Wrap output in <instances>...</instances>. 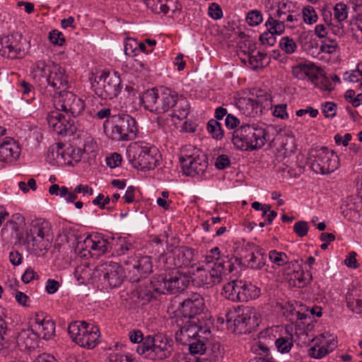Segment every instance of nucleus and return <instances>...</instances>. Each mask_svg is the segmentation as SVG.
Here are the masks:
<instances>
[{
  "label": "nucleus",
  "mask_w": 362,
  "mask_h": 362,
  "mask_svg": "<svg viewBox=\"0 0 362 362\" xmlns=\"http://www.w3.org/2000/svg\"><path fill=\"white\" fill-rule=\"evenodd\" d=\"M303 21L307 24H313L317 21V15L311 6H307L302 11Z\"/></svg>",
  "instance_id": "obj_50"
},
{
  "label": "nucleus",
  "mask_w": 362,
  "mask_h": 362,
  "mask_svg": "<svg viewBox=\"0 0 362 362\" xmlns=\"http://www.w3.org/2000/svg\"><path fill=\"white\" fill-rule=\"evenodd\" d=\"M93 250L98 252L97 255H103L110 252V238L105 239L100 235H94Z\"/></svg>",
  "instance_id": "obj_32"
},
{
  "label": "nucleus",
  "mask_w": 362,
  "mask_h": 362,
  "mask_svg": "<svg viewBox=\"0 0 362 362\" xmlns=\"http://www.w3.org/2000/svg\"><path fill=\"white\" fill-rule=\"evenodd\" d=\"M275 33L267 29V31L263 33L259 36V40L263 45L273 46L276 42Z\"/></svg>",
  "instance_id": "obj_61"
},
{
  "label": "nucleus",
  "mask_w": 362,
  "mask_h": 362,
  "mask_svg": "<svg viewBox=\"0 0 362 362\" xmlns=\"http://www.w3.org/2000/svg\"><path fill=\"white\" fill-rule=\"evenodd\" d=\"M51 236L30 238L27 243L30 252L37 257L45 255L51 247Z\"/></svg>",
  "instance_id": "obj_24"
},
{
  "label": "nucleus",
  "mask_w": 362,
  "mask_h": 362,
  "mask_svg": "<svg viewBox=\"0 0 362 362\" xmlns=\"http://www.w3.org/2000/svg\"><path fill=\"white\" fill-rule=\"evenodd\" d=\"M90 81L95 94L105 100L117 97L122 88V80L117 72L103 71L100 74H93Z\"/></svg>",
  "instance_id": "obj_6"
},
{
  "label": "nucleus",
  "mask_w": 362,
  "mask_h": 362,
  "mask_svg": "<svg viewBox=\"0 0 362 362\" xmlns=\"http://www.w3.org/2000/svg\"><path fill=\"white\" fill-rule=\"evenodd\" d=\"M244 302L257 298L261 293V290L251 282L243 281Z\"/></svg>",
  "instance_id": "obj_36"
},
{
  "label": "nucleus",
  "mask_w": 362,
  "mask_h": 362,
  "mask_svg": "<svg viewBox=\"0 0 362 362\" xmlns=\"http://www.w3.org/2000/svg\"><path fill=\"white\" fill-rule=\"evenodd\" d=\"M279 47L286 54H291L296 50L297 45L291 37L285 36L280 40Z\"/></svg>",
  "instance_id": "obj_44"
},
{
  "label": "nucleus",
  "mask_w": 362,
  "mask_h": 362,
  "mask_svg": "<svg viewBox=\"0 0 362 362\" xmlns=\"http://www.w3.org/2000/svg\"><path fill=\"white\" fill-rule=\"evenodd\" d=\"M103 288L108 291L118 288L122 284L125 275L124 268L114 262H105L96 267Z\"/></svg>",
  "instance_id": "obj_12"
},
{
  "label": "nucleus",
  "mask_w": 362,
  "mask_h": 362,
  "mask_svg": "<svg viewBox=\"0 0 362 362\" xmlns=\"http://www.w3.org/2000/svg\"><path fill=\"white\" fill-rule=\"evenodd\" d=\"M35 75L45 80L48 85L56 90L66 89L68 77L65 70L52 60H38L33 68Z\"/></svg>",
  "instance_id": "obj_9"
},
{
  "label": "nucleus",
  "mask_w": 362,
  "mask_h": 362,
  "mask_svg": "<svg viewBox=\"0 0 362 362\" xmlns=\"http://www.w3.org/2000/svg\"><path fill=\"white\" fill-rule=\"evenodd\" d=\"M190 281L191 277L186 272L174 269L165 274L154 276L149 282L139 286L136 291L137 298L145 303L156 298V295L180 293L188 286Z\"/></svg>",
  "instance_id": "obj_2"
},
{
  "label": "nucleus",
  "mask_w": 362,
  "mask_h": 362,
  "mask_svg": "<svg viewBox=\"0 0 362 362\" xmlns=\"http://www.w3.org/2000/svg\"><path fill=\"white\" fill-rule=\"evenodd\" d=\"M259 319L256 310L247 307L233 320V332L238 334L250 333L259 325Z\"/></svg>",
  "instance_id": "obj_18"
},
{
  "label": "nucleus",
  "mask_w": 362,
  "mask_h": 362,
  "mask_svg": "<svg viewBox=\"0 0 362 362\" xmlns=\"http://www.w3.org/2000/svg\"><path fill=\"white\" fill-rule=\"evenodd\" d=\"M158 150L154 146H149L142 142L131 144L127 149L129 161L137 169L150 170L154 169L158 160Z\"/></svg>",
  "instance_id": "obj_7"
},
{
  "label": "nucleus",
  "mask_w": 362,
  "mask_h": 362,
  "mask_svg": "<svg viewBox=\"0 0 362 362\" xmlns=\"http://www.w3.org/2000/svg\"><path fill=\"white\" fill-rule=\"evenodd\" d=\"M269 260L279 267L284 266L288 263V256L285 252L272 250L269 252Z\"/></svg>",
  "instance_id": "obj_42"
},
{
  "label": "nucleus",
  "mask_w": 362,
  "mask_h": 362,
  "mask_svg": "<svg viewBox=\"0 0 362 362\" xmlns=\"http://www.w3.org/2000/svg\"><path fill=\"white\" fill-rule=\"evenodd\" d=\"M293 346V340L292 336L281 337L275 340V346L281 354L288 353Z\"/></svg>",
  "instance_id": "obj_39"
},
{
  "label": "nucleus",
  "mask_w": 362,
  "mask_h": 362,
  "mask_svg": "<svg viewBox=\"0 0 362 362\" xmlns=\"http://www.w3.org/2000/svg\"><path fill=\"white\" fill-rule=\"evenodd\" d=\"M197 271L198 272L197 276L194 279L191 278L189 283L193 281L196 286L199 287L206 286L208 288L213 286V283L211 279H210L209 274L207 270L198 267ZM187 274L192 277L189 274Z\"/></svg>",
  "instance_id": "obj_33"
},
{
  "label": "nucleus",
  "mask_w": 362,
  "mask_h": 362,
  "mask_svg": "<svg viewBox=\"0 0 362 362\" xmlns=\"http://www.w3.org/2000/svg\"><path fill=\"white\" fill-rule=\"evenodd\" d=\"M49 38L50 42L54 45L62 46L65 42L63 34L57 30H53L49 33Z\"/></svg>",
  "instance_id": "obj_63"
},
{
  "label": "nucleus",
  "mask_w": 362,
  "mask_h": 362,
  "mask_svg": "<svg viewBox=\"0 0 362 362\" xmlns=\"http://www.w3.org/2000/svg\"><path fill=\"white\" fill-rule=\"evenodd\" d=\"M55 332V324L51 320L43 319L41 321H37L35 327V336L44 339H49Z\"/></svg>",
  "instance_id": "obj_26"
},
{
  "label": "nucleus",
  "mask_w": 362,
  "mask_h": 362,
  "mask_svg": "<svg viewBox=\"0 0 362 362\" xmlns=\"http://www.w3.org/2000/svg\"><path fill=\"white\" fill-rule=\"evenodd\" d=\"M222 257L221 256V250L218 247H215L207 252L206 255L204 257L203 262L209 264L214 262H219Z\"/></svg>",
  "instance_id": "obj_49"
},
{
  "label": "nucleus",
  "mask_w": 362,
  "mask_h": 362,
  "mask_svg": "<svg viewBox=\"0 0 362 362\" xmlns=\"http://www.w3.org/2000/svg\"><path fill=\"white\" fill-rule=\"evenodd\" d=\"M53 103L56 110L73 117L80 115L85 110L84 101L69 91L59 90V95L54 97Z\"/></svg>",
  "instance_id": "obj_15"
},
{
  "label": "nucleus",
  "mask_w": 362,
  "mask_h": 362,
  "mask_svg": "<svg viewBox=\"0 0 362 362\" xmlns=\"http://www.w3.org/2000/svg\"><path fill=\"white\" fill-rule=\"evenodd\" d=\"M163 113L173 110V117L178 119H185L189 112V103L187 99L182 95H179L175 90L163 87Z\"/></svg>",
  "instance_id": "obj_14"
},
{
  "label": "nucleus",
  "mask_w": 362,
  "mask_h": 362,
  "mask_svg": "<svg viewBox=\"0 0 362 362\" xmlns=\"http://www.w3.org/2000/svg\"><path fill=\"white\" fill-rule=\"evenodd\" d=\"M214 116L217 121L226 117V127L233 130L228 134L229 139L236 149L252 151L264 146L268 136L265 129L254 123L241 122L239 118L228 114L227 109L222 107L216 109Z\"/></svg>",
  "instance_id": "obj_1"
},
{
  "label": "nucleus",
  "mask_w": 362,
  "mask_h": 362,
  "mask_svg": "<svg viewBox=\"0 0 362 362\" xmlns=\"http://www.w3.org/2000/svg\"><path fill=\"white\" fill-rule=\"evenodd\" d=\"M238 288V280H233L224 285L222 294L226 298L233 302H238L236 296Z\"/></svg>",
  "instance_id": "obj_38"
},
{
  "label": "nucleus",
  "mask_w": 362,
  "mask_h": 362,
  "mask_svg": "<svg viewBox=\"0 0 362 362\" xmlns=\"http://www.w3.org/2000/svg\"><path fill=\"white\" fill-rule=\"evenodd\" d=\"M210 334H204L198 335L197 338L190 339V342L182 344V345L188 347V350L192 355L200 354L205 353L206 349V341Z\"/></svg>",
  "instance_id": "obj_27"
},
{
  "label": "nucleus",
  "mask_w": 362,
  "mask_h": 362,
  "mask_svg": "<svg viewBox=\"0 0 362 362\" xmlns=\"http://www.w3.org/2000/svg\"><path fill=\"white\" fill-rule=\"evenodd\" d=\"M68 333L76 344L88 349L95 348L100 342L99 327L85 321L70 323Z\"/></svg>",
  "instance_id": "obj_8"
},
{
  "label": "nucleus",
  "mask_w": 362,
  "mask_h": 362,
  "mask_svg": "<svg viewBox=\"0 0 362 362\" xmlns=\"http://www.w3.org/2000/svg\"><path fill=\"white\" fill-rule=\"evenodd\" d=\"M71 127V124L69 120L65 118L64 116V119H61L58 124L54 127L53 131L55 132L57 134L64 135L67 134L68 130Z\"/></svg>",
  "instance_id": "obj_60"
},
{
  "label": "nucleus",
  "mask_w": 362,
  "mask_h": 362,
  "mask_svg": "<svg viewBox=\"0 0 362 362\" xmlns=\"http://www.w3.org/2000/svg\"><path fill=\"white\" fill-rule=\"evenodd\" d=\"M346 306L353 313L362 314V300L354 298L351 294H348L346 298Z\"/></svg>",
  "instance_id": "obj_43"
},
{
  "label": "nucleus",
  "mask_w": 362,
  "mask_h": 362,
  "mask_svg": "<svg viewBox=\"0 0 362 362\" xmlns=\"http://www.w3.org/2000/svg\"><path fill=\"white\" fill-rule=\"evenodd\" d=\"M134 246L127 237L110 238V252L113 255L123 257L134 255Z\"/></svg>",
  "instance_id": "obj_22"
},
{
  "label": "nucleus",
  "mask_w": 362,
  "mask_h": 362,
  "mask_svg": "<svg viewBox=\"0 0 362 362\" xmlns=\"http://www.w3.org/2000/svg\"><path fill=\"white\" fill-rule=\"evenodd\" d=\"M32 335H35L33 329H23L16 337V343L21 349H30L34 346L35 339Z\"/></svg>",
  "instance_id": "obj_28"
},
{
  "label": "nucleus",
  "mask_w": 362,
  "mask_h": 362,
  "mask_svg": "<svg viewBox=\"0 0 362 362\" xmlns=\"http://www.w3.org/2000/svg\"><path fill=\"white\" fill-rule=\"evenodd\" d=\"M344 25V23H334V21H332V19H330L327 23L329 31L337 36H342L345 33Z\"/></svg>",
  "instance_id": "obj_58"
},
{
  "label": "nucleus",
  "mask_w": 362,
  "mask_h": 362,
  "mask_svg": "<svg viewBox=\"0 0 362 362\" xmlns=\"http://www.w3.org/2000/svg\"><path fill=\"white\" fill-rule=\"evenodd\" d=\"M205 307L204 298L197 293H193L181 303L182 316L180 318L187 320H200L199 316Z\"/></svg>",
  "instance_id": "obj_17"
},
{
  "label": "nucleus",
  "mask_w": 362,
  "mask_h": 362,
  "mask_svg": "<svg viewBox=\"0 0 362 362\" xmlns=\"http://www.w3.org/2000/svg\"><path fill=\"white\" fill-rule=\"evenodd\" d=\"M163 87L146 90L142 96V102L146 109L156 114L163 113Z\"/></svg>",
  "instance_id": "obj_20"
},
{
  "label": "nucleus",
  "mask_w": 362,
  "mask_h": 362,
  "mask_svg": "<svg viewBox=\"0 0 362 362\" xmlns=\"http://www.w3.org/2000/svg\"><path fill=\"white\" fill-rule=\"evenodd\" d=\"M293 277L298 282V287H303L313 280V276L310 272L305 273L303 270L298 269L293 272Z\"/></svg>",
  "instance_id": "obj_46"
},
{
  "label": "nucleus",
  "mask_w": 362,
  "mask_h": 362,
  "mask_svg": "<svg viewBox=\"0 0 362 362\" xmlns=\"http://www.w3.org/2000/svg\"><path fill=\"white\" fill-rule=\"evenodd\" d=\"M170 341L165 335H148L144 338V342L137 346L136 351L144 358L161 361L171 355L173 346Z\"/></svg>",
  "instance_id": "obj_5"
},
{
  "label": "nucleus",
  "mask_w": 362,
  "mask_h": 362,
  "mask_svg": "<svg viewBox=\"0 0 362 362\" xmlns=\"http://www.w3.org/2000/svg\"><path fill=\"white\" fill-rule=\"evenodd\" d=\"M300 15L296 13L294 11H288V13L283 16L281 21H285L286 27L293 28L296 27L299 23Z\"/></svg>",
  "instance_id": "obj_47"
},
{
  "label": "nucleus",
  "mask_w": 362,
  "mask_h": 362,
  "mask_svg": "<svg viewBox=\"0 0 362 362\" xmlns=\"http://www.w3.org/2000/svg\"><path fill=\"white\" fill-rule=\"evenodd\" d=\"M342 213L349 221H355L360 217L358 211L354 209V206L351 204H348L346 209H343Z\"/></svg>",
  "instance_id": "obj_62"
},
{
  "label": "nucleus",
  "mask_w": 362,
  "mask_h": 362,
  "mask_svg": "<svg viewBox=\"0 0 362 362\" xmlns=\"http://www.w3.org/2000/svg\"><path fill=\"white\" fill-rule=\"evenodd\" d=\"M139 42L132 39H127L124 43V53L128 56H136L138 54Z\"/></svg>",
  "instance_id": "obj_54"
},
{
  "label": "nucleus",
  "mask_w": 362,
  "mask_h": 362,
  "mask_svg": "<svg viewBox=\"0 0 362 362\" xmlns=\"http://www.w3.org/2000/svg\"><path fill=\"white\" fill-rule=\"evenodd\" d=\"M64 153L69 156L72 160L77 163L81 160L83 152L81 148L71 146L65 150Z\"/></svg>",
  "instance_id": "obj_59"
},
{
  "label": "nucleus",
  "mask_w": 362,
  "mask_h": 362,
  "mask_svg": "<svg viewBox=\"0 0 362 362\" xmlns=\"http://www.w3.org/2000/svg\"><path fill=\"white\" fill-rule=\"evenodd\" d=\"M349 7L346 4L340 2L335 5L333 9L334 18L332 21L334 23H347Z\"/></svg>",
  "instance_id": "obj_34"
},
{
  "label": "nucleus",
  "mask_w": 362,
  "mask_h": 362,
  "mask_svg": "<svg viewBox=\"0 0 362 362\" xmlns=\"http://www.w3.org/2000/svg\"><path fill=\"white\" fill-rule=\"evenodd\" d=\"M208 132L211 135L212 138L216 140H221L224 136V131L221 124L216 119H210L206 125Z\"/></svg>",
  "instance_id": "obj_37"
},
{
  "label": "nucleus",
  "mask_w": 362,
  "mask_h": 362,
  "mask_svg": "<svg viewBox=\"0 0 362 362\" xmlns=\"http://www.w3.org/2000/svg\"><path fill=\"white\" fill-rule=\"evenodd\" d=\"M149 8L155 13H168L170 10L169 0H153V6Z\"/></svg>",
  "instance_id": "obj_48"
},
{
  "label": "nucleus",
  "mask_w": 362,
  "mask_h": 362,
  "mask_svg": "<svg viewBox=\"0 0 362 362\" xmlns=\"http://www.w3.org/2000/svg\"><path fill=\"white\" fill-rule=\"evenodd\" d=\"M199 153H202V151L192 145H186L183 146L182 148L181 155L180 157V163L182 164L183 163L192 159V158L195 157V155Z\"/></svg>",
  "instance_id": "obj_41"
},
{
  "label": "nucleus",
  "mask_w": 362,
  "mask_h": 362,
  "mask_svg": "<svg viewBox=\"0 0 362 362\" xmlns=\"http://www.w3.org/2000/svg\"><path fill=\"white\" fill-rule=\"evenodd\" d=\"M21 154L19 144L11 137H6L0 142V161L11 162Z\"/></svg>",
  "instance_id": "obj_23"
},
{
  "label": "nucleus",
  "mask_w": 362,
  "mask_h": 362,
  "mask_svg": "<svg viewBox=\"0 0 362 362\" xmlns=\"http://www.w3.org/2000/svg\"><path fill=\"white\" fill-rule=\"evenodd\" d=\"M337 47L338 44L336 40L327 37L322 42L320 50L323 52L331 54L336 51Z\"/></svg>",
  "instance_id": "obj_52"
},
{
  "label": "nucleus",
  "mask_w": 362,
  "mask_h": 362,
  "mask_svg": "<svg viewBox=\"0 0 362 362\" xmlns=\"http://www.w3.org/2000/svg\"><path fill=\"white\" fill-rule=\"evenodd\" d=\"M25 45L26 41L23 42V35L19 33L1 36L0 54L10 59L21 58L26 53Z\"/></svg>",
  "instance_id": "obj_16"
},
{
  "label": "nucleus",
  "mask_w": 362,
  "mask_h": 362,
  "mask_svg": "<svg viewBox=\"0 0 362 362\" xmlns=\"http://www.w3.org/2000/svg\"><path fill=\"white\" fill-rule=\"evenodd\" d=\"M181 165L187 175L192 177L202 175L208 168V158L204 152L199 153L192 159Z\"/></svg>",
  "instance_id": "obj_21"
},
{
  "label": "nucleus",
  "mask_w": 362,
  "mask_h": 362,
  "mask_svg": "<svg viewBox=\"0 0 362 362\" xmlns=\"http://www.w3.org/2000/svg\"><path fill=\"white\" fill-rule=\"evenodd\" d=\"M308 163L316 173L325 175L336 170L339 166L338 156L327 147H316L308 152Z\"/></svg>",
  "instance_id": "obj_10"
},
{
  "label": "nucleus",
  "mask_w": 362,
  "mask_h": 362,
  "mask_svg": "<svg viewBox=\"0 0 362 362\" xmlns=\"http://www.w3.org/2000/svg\"><path fill=\"white\" fill-rule=\"evenodd\" d=\"M267 333V332H262L259 337V341L252 347L253 351L259 355H262V357H271L269 345L266 343Z\"/></svg>",
  "instance_id": "obj_31"
},
{
  "label": "nucleus",
  "mask_w": 362,
  "mask_h": 362,
  "mask_svg": "<svg viewBox=\"0 0 362 362\" xmlns=\"http://www.w3.org/2000/svg\"><path fill=\"white\" fill-rule=\"evenodd\" d=\"M59 111L60 110H57L56 111H52L49 113L47 117L48 125L52 129L55 126H57V124H58L61 119H64V115L60 113Z\"/></svg>",
  "instance_id": "obj_57"
},
{
  "label": "nucleus",
  "mask_w": 362,
  "mask_h": 362,
  "mask_svg": "<svg viewBox=\"0 0 362 362\" xmlns=\"http://www.w3.org/2000/svg\"><path fill=\"white\" fill-rule=\"evenodd\" d=\"M176 324L178 329L175 334V340L180 344L190 342V339L197 338L198 335L210 334L211 333L209 329L204 326L203 322L200 320L177 318Z\"/></svg>",
  "instance_id": "obj_13"
},
{
  "label": "nucleus",
  "mask_w": 362,
  "mask_h": 362,
  "mask_svg": "<svg viewBox=\"0 0 362 362\" xmlns=\"http://www.w3.org/2000/svg\"><path fill=\"white\" fill-rule=\"evenodd\" d=\"M329 352V351L324 346H319L317 349L314 346L309 349V355L314 358H322Z\"/></svg>",
  "instance_id": "obj_64"
},
{
  "label": "nucleus",
  "mask_w": 362,
  "mask_h": 362,
  "mask_svg": "<svg viewBox=\"0 0 362 362\" xmlns=\"http://www.w3.org/2000/svg\"><path fill=\"white\" fill-rule=\"evenodd\" d=\"M313 325L308 322L306 330H300V332L298 333L299 340L302 344H309L314 341L313 335H310L308 332L313 329Z\"/></svg>",
  "instance_id": "obj_53"
},
{
  "label": "nucleus",
  "mask_w": 362,
  "mask_h": 362,
  "mask_svg": "<svg viewBox=\"0 0 362 362\" xmlns=\"http://www.w3.org/2000/svg\"><path fill=\"white\" fill-rule=\"evenodd\" d=\"M129 274V281L138 282L146 278L153 272V262L151 256L134 253L122 259Z\"/></svg>",
  "instance_id": "obj_11"
},
{
  "label": "nucleus",
  "mask_w": 362,
  "mask_h": 362,
  "mask_svg": "<svg viewBox=\"0 0 362 362\" xmlns=\"http://www.w3.org/2000/svg\"><path fill=\"white\" fill-rule=\"evenodd\" d=\"M246 21L250 26L258 25L263 21L262 14L261 11L257 10L251 11L247 13Z\"/></svg>",
  "instance_id": "obj_51"
},
{
  "label": "nucleus",
  "mask_w": 362,
  "mask_h": 362,
  "mask_svg": "<svg viewBox=\"0 0 362 362\" xmlns=\"http://www.w3.org/2000/svg\"><path fill=\"white\" fill-rule=\"evenodd\" d=\"M151 245H155L156 247L154 255H158V260L164 263H168L169 260V272L172 270L178 269L179 267H187L194 261V256L196 254V250L187 246H179L172 250L171 253L169 255V257H166L165 255V250L163 245L160 239L158 238H153L151 243Z\"/></svg>",
  "instance_id": "obj_4"
},
{
  "label": "nucleus",
  "mask_w": 362,
  "mask_h": 362,
  "mask_svg": "<svg viewBox=\"0 0 362 362\" xmlns=\"http://www.w3.org/2000/svg\"><path fill=\"white\" fill-rule=\"evenodd\" d=\"M219 264H221L223 269L225 276L232 273L236 268L235 264L240 265L241 259L237 257L232 256H223Z\"/></svg>",
  "instance_id": "obj_35"
},
{
  "label": "nucleus",
  "mask_w": 362,
  "mask_h": 362,
  "mask_svg": "<svg viewBox=\"0 0 362 362\" xmlns=\"http://www.w3.org/2000/svg\"><path fill=\"white\" fill-rule=\"evenodd\" d=\"M300 68L304 72L305 77L308 76L312 82L318 79L320 69L314 64H304V66H301Z\"/></svg>",
  "instance_id": "obj_45"
},
{
  "label": "nucleus",
  "mask_w": 362,
  "mask_h": 362,
  "mask_svg": "<svg viewBox=\"0 0 362 362\" xmlns=\"http://www.w3.org/2000/svg\"><path fill=\"white\" fill-rule=\"evenodd\" d=\"M107 362H137L132 355H122L117 353L110 354Z\"/></svg>",
  "instance_id": "obj_55"
},
{
  "label": "nucleus",
  "mask_w": 362,
  "mask_h": 362,
  "mask_svg": "<svg viewBox=\"0 0 362 362\" xmlns=\"http://www.w3.org/2000/svg\"><path fill=\"white\" fill-rule=\"evenodd\" d=\"M308 223L305 221H298L293 226L294 233L300 238L305 237L308 234Z\"/></svg>",
  "instance_id": "obj_56"
},
{
  "label": "nucleus",
  "mask_w": 362,
  "mask_h": 362,
  "mask_svg": "<svg viewBox=\"0 0 362 362\" xmlns=\"http://www.w3.org/2000/svg\"><path fill=\"white\" fill-rule=\"evenodd\" d=\"M208 272L213 285L220 284L223 280V277L225 276L223 267L219 264V262H214L211 270Z\"/></svg>",
  "instance_id": "obj_40"
},
{
  "label": "nucleus",
  "mask_w": 362,
  "mask_h": 362,
  "mask_svg": "<svg viewBox=\"0 0 362 362\" xmlns=\"http://www.w3.org/2000/svg\"><path fill=\"white\" fill-rule=\"evenodd\" d=\"M13 229L16 230V237L18 243L22 245H26L30 238L51 236L50 225L42 218H36L31 221L29 231L27 232L25 237H24L23 233L19 230L18 226H14Z\"/></svg>",
  "instance_id": "obj_19"
},
{
  "label": "nucleus",
  "mask_w": 362,
  "mask_h": 362,
  "mask_svg": "<svg viewBox=\"0 0 362 362\" xmlns=\"http://www.w3.org/2000/svg\"><path fill=\"white\" fill-rule=\"evenodd\" d=\"M246 258L247 266L252 269L261 270L266 265L267 256L264 253L255 255L252 252Z\"/></svg>",
  "instance_id": "obj_30"
},
{
  "label": "nucleus",
  "mask_w": 362,
  "mask_h": 362,
  "mask_svg": "<svg viewBox=\"0 0 362 362\" xmlns=\"http://www.w3.org/2000/svg\"><path fill=\"white\" fill-rule=\"evenodd\" d=\"M104 129L107 136L115 141H132L139 133L135 118L124 113L114 115L109 119H106Z\"/></svg>",
  "instance_id": "obj_3"
},
{
  "label": "nucleus",
  "mask_w": 362,
  "mask_h": 362,
  "mask_svg": "<svg viewBox=\"0 0 362 362\" xmlns=\"http://www.w3.org/2000/svg\"><path fill=\"white\" fill-rule=\"evenodd\" d=\"M286 12L283 11L281 8H279L274 16H269L265 23L267 29L272 31L276 35H281L286 28L285 21H281L283 16H285Z\"/></svg>",
  "instance_id": "obj_25"
},
{
  "label": "nucleus",
  "mask_w": 362,
  "mask_h": 362,
  "mask_svg": "<svg viewBox=\"0 0 362 362\" xmlns=\"http://www.w3.org/2000/svg\"><path fill=\"white\" fill-rule=\"evenodd\" d=\"M268 58L267 54L258 51L256 54H248V62L250 68L253 70L261 69L267 66L269 62H264Z\"/></svg>",
  "instance_id": "obj_29"
}]
</instances>
